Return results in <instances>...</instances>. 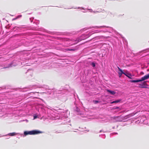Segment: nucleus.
I'll return each mask as SVG.
<instances>
[{
    "instance_id": "f257e3e1",
    "label": "nucleus",
    "mask_w": 149,
    "mask_h": 149,
    "mask_svg": "<svg viewBox=\"0 0 149 149\" xmlns=\"http://www.w3.org/2000/svg\"><path fill=\"white\" fill-rule=\"evenodd\" d=\"M41 132L39 131L33 130L30 131H25L24 132V134L25 136L27 135L28 134L34 135L38 134L41 133Z\"/></svg>"
},
{
    "instance_id": "f03ea898",
    "label": "nucleus",
    "mask_w": 149,
    "mask_h": 149,
    "mask_svg": "<svg viewBox=\"0 0 149 149\" xmlns=\"http://www.w3.org/2000/svg\"><path fill=\"white\" fill-rule=\"evenodd\" d=\"M149 78V73L145 75L143 77H141V79L137 80H131L130 81L132 82L136 83L139 82H141L146 80L148 79Z\"/></svg>"
},
{
    "instance_id": "7ed1b4c3",
    "label": "nucleus",
    "mask_w": 149,
    "mask_h": 149,
    "mask_svg": "<svg viewBox=\"0 0 149 149\" xmlns=\"http://www.w3.org/2000/svg\"><path fill=\"white\" fill-rule=\"evenodd\" d=\"M118 69L119 72H118V74L119 75V77H120L123 74H124L125 73L119 67H118Z\"/></svg>"
},
{
    "instance_id": "20e7f679",
    "label": "nucleus",
    "mask_w": 149,
    "mask_h": 149,
    "mask_svg": "<svg viewBox=\"0 0 149 149\" xmlns=\"http://www.w3.org/2000/svg\"><path fill=\"white\" fill-rule=\"evenodd\" d=\"M124 74L130 79H132V75L130 73L127 72L125 73Z\"/></svg>"
},
{
    "instance_id": "39448f33",
    "label": "nucleus",
    "mask_w": 149,
    "mask_h": 149,
    "mask_svg": "<svg viewBox=\"0 0 149 149\" xmlns=\"http://www.w3.org/2000/svg\"><path fill=\"white\" fill-rule=\"evenodd\" d=\"M107 91L111 95H114L116 94V92L113 91L107 90Z\"/></svg>"
},
{
    "instance_id": "423d86ee",
    "label": "nucleus",
    "mask_w": 149,
    "mask_h": 149,
    "mask_svg": "<svg viewBox=\"0 0 149 149\" xmlns=\"http://www.w3.org/2000/svg\"><path fill=\"white\" fill-rule=\"evenodd\" d=\"M146 84V82L145 81L143 82V83H142L141 84H139V87L140 88H144L145 87L144 86V85H145V84Z\"/></svg>"
},
{
    "instance_id": "0eeeda50",
    "label": "nucleus",
    "mask_w": 149,
    "mask_h": 149,
    "mask_svg": "<svg viewBox=\"0 0 149 149\" xmlns=\"http://www.w3.org/2000/svg\"><path fill=\"white\" fill-rule=\"evenodd\" d=\"M18 134L15 132H13L11 133H10L8 134V135L10 136H13L15 135H16L17 134Z\"/></svg>"
},
{
    "instance_id": "6e6552de",
    "label": "nucleus",
    "mask_w": 149,
    "mask_h": 149,
    "mask_svg": "<svg viewBox=\"0 0 149 149\" xmlns=\"http://www.w3.org/2000/svg\"><path fill=\"white\" fill-rule=\"evenodd\" d=\"M121 100H116L115 101H114L113 102H111V104H113L114 103H118L119 102H120L121 101Z\"/></svg>"
},
{
    "instance_id": "1a4fd4ad",
    "label": "nucleus",
    "mask_w": 149,
    "mask_h": 149,
    "mask_svg": "<svg viewBox=\"0 0 149 149\" xmlns=\"http://www.w3.org/2000/svg\"><path fill=\"white\" fill-rule=\"evenodd\" d=\"M34 118L33 119H35L37 117V116L36 115H34L33 116Z\"/></svg>"
},
{
    "instance_id": "9d476101",
    "label": "nucleus",
    "mask_w": 149,
    "mask_h": 149,
    "mask_svg": "<svg viewBox=\"0 0 149 149\" xmlns=\"http://www.w3.org/2000/svg\"><path fill=\"white\" fill-rule=\"evenodd\" d=\"M92 65H93V66L94 67L95 66V63H92Z\"/></svg>"
},
{
    "instance_id": "9b49d317",
    "label": "nucleus",
    "mask_w": 149,
    "mask_h": 149,
    "mask_svg": "<svg viewBox=\"0 0 149 149\" xmlns=\"http://www.w3.org/2000/svg\"><path fill=\"white\" fill-rule=\"evenodd\" d=\"M104 27V26H101L99 27V28L101 27Z\"/></svg>"
},
{
    "instance_id": "f8f14e48",
    "label": "nucleus",
    "mask_w": 149,
    "mask_h": 149,
    "mask_svg": "<svg viewBox=\"0 0 149 149\" xmlns=\"http://www.w3.org/2000/svg\"><path fill=\"white\" fill-rule=\"evenodd\" d=\"M26 120L27 122H28V120Z\"/></svg>"
},
{
    "instance_id": "ddd939ff",
    "label": "nucleus",
    "mask_w": 149,
    "mask_h": 149,
    "mask_svg": "<svg viewBox=\"0 0 149 149\" xmlns=\"http://www.w3.org/2000/svg\"><path fill=\"white\" fill-rule=\"evenodd\" d=\"M74 49H71L70 50H74Z\"/></svg>"
},
{
    "instance_id": "4468645a",
    "label": "nucleus",
    "mask_w": 149,
    "mask_h": 149,
    "mask_svg": "<svg viewBox=\"0 0 149 149\" xmlns=\"http://www.w3.org/2000/svg\"><path fill=\"white\" fill-rule=\"evenodd\" d=\"M21 17V15H20V16H19V17ZM19 17V16H18V17Z\"/></svg>"
},
{
    "instance_id": "2eb2a0df",
    "label": "nucleus",
    "mask_w": 149,
    "mask_h": 149,
    "mask_svg": "<svg viewBox=\"0 0 149 149\" xmlns=\"http://www.w3.org/2000/svg\"><path fill=\"white\" fill-rule=\"evenodd\" d=\"M98 102V101H96V103H97V102Z\"/></svg>"
}]
</instances>
